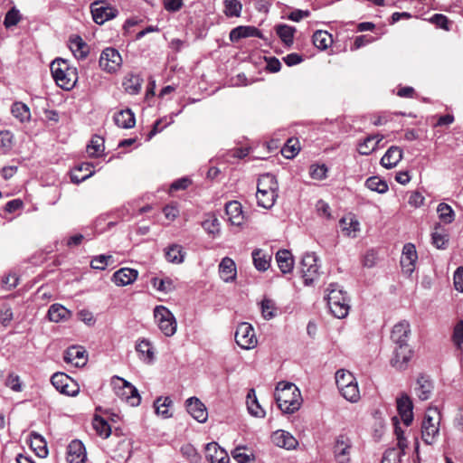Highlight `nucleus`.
<instances>
[{"mask_svg":"<svg viewBox=\"0 0 463 463\" xmlns=\"http://www.w3.org/2000/svg\"><path fill=\"white\" fill-rule=\"evenodd\" d=\"M274 397L283 413L292 414L296 412L302 403L298 388L291 383H279L275 389Z\"/></svg>","mask_w":463,"mask_h":463,"instance_id":"f257e3e1","label":"nucleus"},{"mask_svg":"<svg viewBox=\"0 0 463 463\" xmlns=\"http://www.w3.org/2000/svg\"><path fill=\"white\" fill-rule=\"evenodd\" d=\"M279 184L271 174L260 175L257 184L256 199L258 205L265 209H270L278 198Z\"/></svg>","mask_w":463,"mask_h":463,"instance_id":"f03ea898","label":"nucleus"},{"mask_svg":"<svg viewBox=\"0 0 463 463\" xmlns=\"http://www.w3.org/2000/svg\"><path fill=\"white\" fill-rule=\"evenodd\" d=\"M51 72L56 84L65 90H71L78 81V71L63 59H55L51 63Z\"/></svg>","mask_w":463,"mask_h":463,"instance_id":"7ed1b4c3","label":"nucleus"},{"mask_svg":"<svg viewBox=\"0 0 463 463\" xmlns=\"http://www.w3.org/2000/svg\"><path fill=\"white\" fill-rule=\"evenodd\" d=\"M326 290L327 307L332 315L339 319L347 317L350 305L346 292L337 284H330Z\"/></svg>","mask_w":463,"mask_h":463,"instance_id":"20e7f679","label":"nucleus"},{"mask_svg":"<svg viewBox=\"0 0 463 463\" xmlns=\"http://www.w3.org/2000/svg\"><path fill=\"white\" fill-rule=\"evenodd\" d=\"M440 420V412L436 407H430L426 411L421 424V438L426 444L431 445L437 440Z\"/></svg>","mask_w":463,"mask_h":463,"instance_id":"39448f33","label":"nucleus"},{"mask_svg":"<svg viewBox=\"0 0 463 463\" xmlns=\"http://www.w3.org/2000/svg\"><path fill=\"white\" fill-rule=\"evenodd\" d=\"M155 320L165 336H172L175 334L177 322L174 314L165 306H156L154 309Z\"/></svg>","mask_w":463,"mask_h":463,"instance_id":"423d86ee","label":"nucleus"},{"mask_svg":"<svg viewBox=\"0 0 463 463\" xmlns=\"http://www.w3.org/2000/svg\"><path fill=\"white\" fill-rule=\"evenodd\" d=\"M317 260V257L313 252L304 254L301 260L300 270L306 286H311L319 277Z\"/></svg>","mask_w":463,"mask_h":463,"instance_id":"0eeeda50","label":"nucleus"},{"mask_svg":"<svg viewBox=\"0 0 463 463\" xmlns=\"http://www.w3.org/2000/svg\"><path fill=\"white\" fill-rule=\"evenodd\" d=\"M234 337L236 344L245 350L253 349L258 345L253 326L246 322L238 325Z\"/></svg>","mask_w":463,"mask_h":463,"instance_id":"6e6552de","label":"nucleus"},{"mask_svg":"<svg viewBox=\"0 0 463 463\" xmlns=\"http://www.w3.org/2000/svg\"><path fill=\"white\" fill-rule=\"evenodd\" d=\"M114 389L118 397L128 402L131 406L140 403V396L135 386L123 378L117 377L113 383Z\"/></svg>","mask_w":463,"mask_h":463,"instance_id":"1a4fd4ad","label":"nucleus"},{"mask_svg":"<svg viewBox=\"0 0 463 463\" xmlns=\"http://www.w3.org/2000/svg\"><path fill=\"white\" fill-rule=\"evenodd\" d=\"M99 64L108 73L117 72L122 65V58L118 50L112 47L104 49L100 54Z\"/></svg>","mask_w":463,"mask_h":463,"instance_id":"9d476101","label":"nucleus"},{"mask_svg":"<svg viewBox=\"0 0 463 463\" xmlns=\"http://www.w3.org/2000/svg\"><path fill=\"white\" fill-rule=\"evenodd\" d=\"M52 384L61 393L76 396L80 392L79 384L64 373H55L51 378Z\"/></svg>","mask_w":463,"mask_h":463,"instance_id":"9b49d317","label":"nucleus"},{"mask_svg":"<svg viewBox=\"0 0 463 463\" xmlns=\"http://www.w3.org/2000/svg\"><path fill=\"white\" fill-rule=\"evenodd\" d=\"M90 11L93 21L98 24H103L105 22L115 18L118 13L116 8L105 1H96L92 3Z\"/></svg>","mask_w":463,"mask_h":463,"instance_id":"f8f14e48","label":"nucleus"},{"mask_svg":"<svg viewBox=\"0 0 463 463\" xmlns=\"http://www.w3.org/2000/svg\"><path fill=\"white\" fill-rule=\"evenodd\" d=\"M352 441L345 435H339L334 445V457L337 463H349L351 460Z\"/></svg>","mask_w":463,"mask_h":463,"instance_id":"ddd939ff","label":"nucleus"},{"mask_svg":"<svg viewBox=\"0 0 463 463\" xmlns=\"http://www.w3.org/2000/svg\"><path fill=\"white\" fill-rule=\"evenodd\" d=\"M411 356L412 350L409 345H396L393 356L391 359V364L398 370H404L407 368Z\"/></svg>","mask_w":463,"mask_h":463,"instance_id":"4468645a","label":"nucleus"},{"mask_svg":"<svg viewBox=\"0 0 463 463\" xmlns=\"http://www.w3.org/2000/svg\"><path fill=\"white\" fill-rule=\"evenodd\" d=\"M418 259L416 248L412 243H406L402 249L401 265L403 271L411 274L415 269V263Z\"/></svg>","mask_w":463,"mask_h":463,"instance_id":"2eb2a0df","label":"nucleus"},{"mask_svg":"<svg viewBox=\"0 0 463 463\" xmlns=\"http://www.w3.org/2000/svg\"><path fill=\"white\" fill-rule=\"evenodd\" d=\"M397 410L401 419L406 426L411 425L413 420V404L411 398L403 393L397 398Z\"/></svg>","mask_w":463,"mask_h":463,"instance_id":"dca6fc26","label":"nucleus"},{"mask_svg":"<svg viewBox=\"0 0 463 463\" xmlns=\"http://www.w3.org/2000/svg\"><path fill=\"white\" fill-rule=\"evenodd\" d=\"M186 409L188 413L197 421L205 422L208 418V412L205 405L196 397H191L186 400Z\"/></svg>","mask_w":463,"mask_h":463,"instance_id":"f3484780","label":"nucleus"},{"mask_svg":"<svg viewBox=\"0 0 463 463\" xmlns=\"http://www.w3.org/2000/svg\"><path fill=\"white\" fill-rule=\"evenodd\" d=\"M87 453L83 443L80 440H72L67 449V461L69 463H85Z\"/></svg>","mask_w":463,"mask_h":463,"instance_id":"a211bd4d","label":"nucleus"},{"mask_svg":"<svg viewBox=\"0 0 463 463\" xmlns=\"http://www.w3.org/2000/svg\"><path fill=\"white\" fill-rule=\"evenodd\" d=\"M271 440L276 446L286 449H294L298 445L297 439L283 430L274 431L271 435Z\"/></svg>","mask_w":463,"mask_h":463,"instance_id":"6ab92c4d","label":"nucleus"},{"mask_svg":"<svg viewBox=\"0 0 463 463\" xmlns=\"http://www.w3.org/2000/svg\"><path fill=\"white\" fill-rule=\"evenodd\" d=\"M206 458L210 463H229L230 457L226 450L222 449L218 443L211 442L205 448Z\"/></svg>","mask_w":463,"mask_h":463,"instance_id":"aec40b11","label":"nucleus"},{"mask_svg":"<svg viewBox=\"0 0 463 463\" xmlns=\"http://www.w3.org/2000/svg\"><path fill=\"white\" fill-rule=\"evenodd\" d=\"M411 335V326L408 321H401L396 324L392 331V339L396 345H408Z\"/></svg>","mask_w":463,"mask_h":463,"instance_id":"412c9836","label":"nucleus"},{"mask_svg":"<svg viewBox=\"0 0 463 463\" xmlns=\"http://www.w3.org/2000/svg\"><path fill=\"white\" fill-rule=\"evenodd\" d=\"M63 358L67 364H72L76 367H81L87 362L86 351L79 346L69 347L65 351Z\"/></svg>","mask_w":463,"mask_h":463,"instance_id":"4be33fe9","label":"nucleus"},{"mask_svg":"<svg viewBox=\"0 0 463 463\" xmlns=\"http://www.w3.org/2000/svg\"><path fill=\"white\" fill-rule=\"evenodd\" d=\"M137 270L129 268H122L113 274L112 280L117 286L123 287L132 284L137 279Z\"/></svg>","mask_w":463,"mask_h":463,"instance_id":"5701e85b","label":"nucleus"},{"mask_svg":"<svg viewBox=\"0 0 463 463\" xmlns=\"http://www.w3.org/2000/svg\"><path fill=\"white\" fill-rule=\"evenodd\" d=\"M402 149L397 146H392L381 158V165L387 169L393 168L402 159Z\"/></svg>","mask_w":463,"mask_h":463,"instance_id":"b1692460","label":"nucleus"},{"mask_svg":"<svg viewBox=\"0 0 463 463\" xmlns=\"http://www.w3.org/2000/svg\"><path fill=\"white\" fill-rule=\"evenodd\" d=\"M93 165L91 163H81L75 166L71 173V182L80 184L94 175Z\"/></svg>","mask_w":463,"mask_h":463,"instance_id":"393cba45","label":"nucleus"},{"mask_svg":"<svg viewBox=\"0 0 463 463\" xmlns=\"http://www.w3.org/2000/svg\"><path fill=\"white\" fill-rule=\"evenodd\" d=\"M383 139V136L380 134L366 137L363 141L358 143V153L363 156H368L372 154L377 149L379 143Z\"/></svg>","mask_w":463,"mask_h":463,"instance_id":"a878e982","label":"nucleus"},{"mask_svg":"<svg viewBox=\"0 0 463 463\" xmlns=\"http://www.w3.org/2000/svg\"><path fill=\"white\" fill-rule=\"evenodd\" d=\"M433 384L425 376H420L417 379L414 393L420 401H426L430 398L432 393Z\"/></svg>","mask_w":463,"mask_h":463,"instance_id":"bb28decb","label":"nucleus"},{"mask_svg":"<svg viewBox=\"0 0 463 463\" xmlns=\"http://www.w3.org/2000/svg\"><path fill=\"white\" fill-rule=\"evenodd\" d=\"M340 228L342 232L351 238L357 237V234L360 231V223L358 220L354 216H345L343 217L340 222Z\"/></svg>","mask_w":463,"mask_h":463,"instance_id":"cd10ccee","label":"nucleus"},{"mask_svg":"<svg viewBox=\"0 0 463 463\" xmlns=\"http://www.w3.org/2000/svg\"><path fill=\"white\" fill-rule=\"evenodd\" d=\"M219 273L223 281H233L237 274L234 261L228 257L223 258L219 265Z\"/></svg>","mask_w":463,"mask_h":463,"instance_id":"c85d7f7f","label":"nucleus"},{"mask_svg":"<svg viewBox=\"0 0 463 463\" xmlns=\"http://www.w3.org/2000/svg\"><path fill=\"white\" fill-rule=\"evenodd\" d=\"M226 214L229 222L232 225H241L243 222L244 216L242 213L241 205L237 201H232L226 203L225 206Z\"/></svg>","mask_w":463,"mask_h":463,"instance_id":"c756f323","label":"nucleus"},{"mask_svg":"<svg viewBox=\"0 0 463 463\" xmlns=\"http://www.w3.org/2000/svg\"><path fill=\"white\" fill-rule=\"evenodd\" d=\"M261 33L254 26H238L230 33V40L238 42L241 38L258 37L261 38Z\"/></svg>","mask_w":463,"mask_h":463,"instance_id":"7c9ffc66","label":"nucleus"},{"mask_svg":"<svg viewBox=\"0 0 463 463\" xmlns=\"http://www.w3.org/2000/svg\"><path fill=\"white\" fill-rule=\"evenodd\" d=\"M113 119L115 124L122 128H131L136 123L134 113L129 109L117 112Z\"/></svg>","mask_w":463,"mask_h":463,"instance_id":"2f4dec72","label":"nucleus"},{"mask_svg":"<svg viewBox=\"0 0 463 463\" xmlns=\"http://www.w3.org/2000/svg\"><path fill=\"white\" fill-rule=\"evenodd\" d=\"M71 316L69 309L60 304H53L49 307L48 317L52 322L59 323L68 320Z\"/></svg>","mask_w":463,"mask_h":463,"instance_id":"473e14b6","label":"nucleus"},{"mask_svg":"<svg viewBox=\"0 0 463 463\" xmlns=\"http://www.w3.org/2000/svg\"><path fill=\"white\" fill-rule=\"evenodd\" d=\"M70 49L79 60L85 59L89 54V46L80 36L71 38Z\"/></svg>","mask_w":463,"mask_h":463,"instance_id":"72a5a7b5","label":"nucleus"},{"mask_svg":"<svg viewBox=\"0 0 463 463\" xmlns=\"http://www.w3.org/2000/svg\"><path fill=\"white\" fill-rule=\"evenodd\" d=\"M142 82L143 80L138 75L128 74L123 80L122 86L127 93L136 95L140 91Z\"/></svg>","mask_w":463,"mask_h":463,"instance_id":"f704fd0d","label":"nucleus"},{"mask_svg":"<svg viewBox=\"0 0 463 463\" xmlns=\"http://www.w3.org/2000/svg\"><path fill=\"white\" fill-rule=\"evenodd\" d=\"M136 350L139 354L140 358L150 364L155 359L154 347L150 341L146 339H142L137 342L136 345Z\"/></svg>","mask_w":463,"mask_h":463,"instance_id":"c9c22d12","label":"nucleus"},{"mask_svg":"<svg viewBox=\"0 0 463 463\" xmlns=\"http://www.w3.org/2000/svg\"><path fill=\"white\" fill-rule=\"evenodd\" d=\"M276 260L279 269L283 273H288L292 270L294 260L290 251L287 250H279L276 254Z\"/></svg>","mask_w":463,"mask_h":463,"instance_id":"e433bc0d","label":"nucleus"},{"mask_svg":"<svg viewBox=\"0 0 463 463\" xmlns=\"http://www.w3.org/2000/svg\"><path fill=\"white\" fill-rule=\"evenodd\" d=\"M165 256L167 261L180 264L184 260L185 252L181 245L172 244L165 249Z\"/></svg>","mask_w":463,"mask_h":463,"instance_id":"4c0bfd02","label":"nucleus"},{"mask_svg":"<svg viewBox=\"0 0 463 463\" xmlns=\"http://www.w3.org/2000/svg\"><path fill=\"white\" fill-rule=\"evenodd\" d=\"M247 408L249 412L258 418L265 417V411L260 407L257 400L255 391L250 389L247 395Z\"/></svg>","mask_w":463,"mask_h":463,"instance_id":"58836bf2","label":"nucleus"},{"mask_svg":"<svg viewBox=\"0 0 463 463\" xmlns=\"http://www.w3.org/2000/svg\"><path fill=\"white\" fill-rule=\"evenodd\" d=\"M31 448L35 451L36 455L42 458L48 455L46 441L40 434L35 432L31 434Z\"/></svg>","mask_w":463,"mask_h":463,"instance_id":"ea45409f","label":"nucleus"},{"mask_svg":"<svg viewBox=\"0 0 463 463\" xmlns=\"http://www.w3.org/2000/svg\"><path fill=\"white\" fill-rule=\"evenodd\" d=\"M278 36L285 45L290 46L294 41V33L296 29L288 24H278L275 27Z\"/></svg>","mask_w":463,"mask_h":463,"instance_id":"a19ab883","label":"nucleus"},{"mask_svg":"<svg viewBox=\"0 0 463 463\" xmlns=\"http://www.w3.org/2000/svg\"><path fill=\"white\" fill-rule=\"evenodd\" d=\"M173 402L169 397H159L156 400L154 406L157 415L162 416L164 419L172 417L169 407Z\"/></svg>","mask_w":463,"mask_h":463,"instance_id":"79ce46f5","label":"nucleus"},{"mask_svg":"<svg viewBox=\"0 0 463 463\" xmlns=\"http://www.w3.org/2000/svg\"><path fill=\"white\" fill-rule=\"evenodd\" d=\"M332 35L326 31L319 30L313 34V43L317 48L320 50L327 49L332 44Z\"/></svg>","mask_w":463,"mask_h":463,"instance_id":"37998d69","label":"nucleus"},{"mask_svg":"<svg viewBox=\"0 0 463 463\" xmlns=\"http://www.w3.org/2000/svg\"><path fill=\"white\" fill-rule=\"evenodd\" d=\"M86 151L90 157H98L104 151V140L99 136L92 137L90 144L87 146Z\"/></svg>","mask_w":463,"mask_h":463,"instance_id":"c03bdc74","label":"nucleus"},{"mask_svg":"<svg viewBox=\"0 0 463 463\" xmlns=\"http://www.w3.org/2000/svg\"><path fill=\"white\" fill-rule=\"evenodd\" d=\"M252 259L254 266L258 270L265 271L269 267L270 257L263 253L261 250H255L252 252Z\"/></svg>","mask_w":463,"mask_h":463,"instance_id":"a18cd8bd","label":"nucleus"},{"mask_svg":"<svg viewBox=\"0 0 463 463\" xmlns=\"http://www.w3.org/2000/svg\"><path fill=\"white\" fill-rule=\"evenodd\" d=\"M356 379L353 375V373L349 371H346L345 369H340L336 371L335 373V383L337 385L338 390H341L344 387H346L347 385H350L354 382H355Z\"/></svg>","mask_w":463,"mask_h":463,"instance_id":"49530a36","label":"nucleus"},{"mask_svg":"<svg viewBox=\"0 0 463 463\" xmlns=\"http://www.w3.org/2000/svg\"><path fill=\"white\" fill-rule=\"evenodd\" d=\"M11 111L13 116L21 122L28 121L31 118L29 108L23 102H14Z\"/></svg>","mask_w":463,"mask_h":463,"instance_id":"de8ad7c7","label":"nucleus"},{"mask_svg":"<svg viewBox=\"0 0 463 463\" xmlns=\"http://www.w3.org/2000/svg\"><path fill=\"white\" fill-rule=\"evenodd\" d=\"M342 396L351 402H356L360 399V391L358 388L357 381L354 382L350 385H347L346 387L342 388L339 390Z\"/></svg>","mask_w":463,"mask_h":463,"instance_id":"09e8293b","label":"nucleus"},{"mask_svg":"<svg viewBox=\"0 0 463 463\" xmlns=\"http://www.w3.org/2000/svg\"><path fill=\"white\" fill-rule=\"evenodd\" d=\"M92 425L97 434L104 439L108 438L111 433L110 426L100 416L94 417L92 420Z\"/></svg>","mask_w":463,"mask_h":463,"instance_id":"8fccbe9b","label":"nucleus"},{"mask_svg":"<svg viewBox=\"0 0 463 463\" xmlns=\"http://www.w3.org/2000/svg\"><path fill=\"white\" fill-rule=\"evenodd\" d=\"M437 213L439 214V220L446 224L451 223L454 221V211L452 210L450 205L445 203H440L438 205Z\"/></svg>","mask_w":463,"mask_h":463,"instance_id":"3c124183","label":"nucleus"},{"mask_svg":"<svg viewBox=\"0 0 463 463\" xmlns=\"http://www.w3.org/2000/svg\"><path fill=\"white\" fill-rule=\"evenodd\" d=\"M365 186L379 194H384L388 190V184L377 176L369 177L365 181Z\"/></svg>","mask_w":463,"mask_h":463,"instance_id":"603ef678","label":"nucleus"},{"mask_svg":"<svg viewBox=\"0 0 463 463\" xmlns=\"http://www.w3.org/2000/svg\"><path fill=\"white\" fill-rule=\"evenodd\" d=\"M224 14L228 17L240 16L242 5L239 0H224Z\"/></svg>","mask_w":463,"mask_h":463,"instance_id":"864d4df0","label":"nucleus"},{"mask_svg":"<svg viewBox=\"0 0 463 463\" xmlns=\"http://www.w3.org/2000/svg\"><path fill=\"white\" fill-rule=\"evenodd\" d=\"M299 150L298 139L290 138L282 147L281 153L286 158H293L298 154Z\"/></svg>","mask_w":463,"mask_h":463,"instance_id":"5fc2aeb1","label":"nucleus"},{"mask_svg":"<svg viewBox=\"0 0 463 463\" xmlns=\"http://www.w3.org/2000/svg\"><path fill=\"white\" fill-rule=\"evenodd\" d=\"M276 305L272 299L264 298L261 301V314L266 320H269L276 316Z\"/></svg>","mask_w":463,"mask_h":463,"instance_id":"6e6d98bb","label":"nucleus"},{"mask_svg":"<svg viewBox=\"0 0 463 463\" xmlns=\"http://www.w3.org/2000/svg\"><path fill=\"white\" fill-rule=\"evenodd\" d=\"M327 172H328V168L324 164H322V165L313 164L309 167V175H310L311 178H313L315 180L321 181V180L326 179V175H327Z\"/></svg>","mask_w":463,"mask_h":463,"instance_id":"4d7b16f0","label":"nucleus"},{"mask_svg":"<svg viewBox=\"0 0 463 463\" xmlns=\"http://www.w3.org/2000/svg\"><path fill=\"white\" fill-rule=\"evenodd\" d=\"M152 284L154 288L162 292H170L175 288L173 281L169 278H165L161 279L154 278L152 279Z\"/></svg>","mask_w":463,"mask_h":463,"instance_id":"13d9d810","label":"nucleus"},{"mask_svg":"<svg viewBox=\"0 0 463 463\" xmlns=\"http://www.w3.org/2000/svg\"><path fill=\"white\" fill-rule=\"evenodd\" d=\"M21 20V14L18 9L15 7L11 8L5 14L4 20V25L6 28L16 25Z\"/></svg>","mask_w":463,"mask_h":463,"instance_id":"bf43d9fd","label":"nucleus"},{"mask_svg":"<svg viewBox=\"0 0 463 463\" xmlns=\"http://www.w3.org/2000/svg\"><path fill=\"white\" fill-rule=\"evenodd\" d=\"M244 448L238 447L232 451V456L238 463H251L254 458L251 454H247Z\"/></svg>","mask_w":463,"mask_h":463,"instance_id":"052dcab7","label":"nucleus"},{"mask_svg":"<svg viewBox=\"0 0 463 463\" xmlns=\"http://www.w3.org/2000/svg\"><path fill=\"white\" fill-rule=\"evenodd\" d=\"M13 145V135L10 131H0V151L8 152Z\"/></svg>","mask_w":463,"mask_h":463,"instance_id":"680f3d73","label":"nucleus"},{"mask_svg":"<svg viewBox=\"0 0 463 463\" xmlns=\"http://www.w3.org/2000/svg\"><path fill=\"white\" fill-rule=\"evenodd\" d=\"M402 453L395 448L387 449L383 457L382 463H401Z\"/></svg>","mask_w":463,"mask_h":463,"instance_id":"e2e57ef3","label":"nucleus"},{"mask_svg":"<svg viewBox=\"0 0 463 463\" xmlns=\"http://www.w3.org/2000/svg\"><path fill=\"white\" fill-rule=\"evenodd\" d=\"M112 257L110 255H99L90 261V267L95 269L103 270L108 266V260Z\"/></svg>","mask_w":463,"mask_h":463,"instance_id":"0e129e2a","label":"nucleus"},{"mask_svg":"<svg viewBox=\"0 0 463 463\" xmlns=\"http://www.w3.org/2000/svg\"><path fill=\"white\" fill-rule=\"evenodd\" d=\"M219 225H220V223H219V221L217 218L208 219L203 222V229L208 233H211V234H216L219 232Z\"/></svg>","mask_w":463,"mask_h":463,"instance_id":"69168bd1","label":"nucleus"},{"mask_svg":"<svg viewBox=\"0 0 463 463\" xmlns=\"http://www.w3.org/2000/svg\"><path fill=\"white\" fill-rule=\"evenodd\" d=\"M452 338L454 344L460 347V345L463 344V321H459L456 324Z\"/></svg>","mask_w":463,"mask_h":463,"instance_id":"338daca9","label":"nucleus"},{"mask_svg":"<svg viewBox=\"0 0 463 463\" xmlns=\"http://www.w3.org/2000/svg\"><path fill=\"white\" fill-rule=\"evenodd\" d=\"M454 287L459 291L463 292V267H459L454 273Z\"/></svg>","mask_w":463,"mask_h":463,"instance_id":"774afa93","label":"nucleus"}]
</instances>
